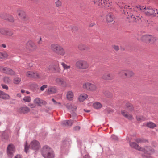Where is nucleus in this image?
<instances>
[{"instance_id":"de8ad7c7","label":"nucleus","mask_w":158,"mask_h":158,"mask_svg":"<svg viewBox=\"0 0 158 158\" xmlns=\"http://www.w3.org/2000/svg\"><path fill=\"white\" fill-rule=\"evenodd\" d=\"M48 85H44L40 87V89L41 91H43L45 89L47 88Z\"/></svg>"},{"instance_id":"a18cd8bd","label":"nucleus","mask_w":158,"mask_h":158,"mask_svg":"<svg viewBox=\"0 0 158 158\" xmlns=\"http://www.w3.org/2000/svg\"><path fill=\"white\" fill-rule=\"evenodd\" d=\"M111 139L114 141H117L118 139V137L114 135H112L111 136Z\"/></svg>"},{"instance_id":"b1692460","label":"nucleus","mask_w":158,"mask_h":158,"mask_svg":"<svg viewBox=\"0 0 158 158\" xmlns=\"http://www.w3.org/2000/svg\"><path fill=\"white\" fill-rule=\"evenodd\" d=\"M56 89L54 87H50L48 88L47 91V93L49 94H52L57 92Z\"/></svg>"},{"instance_id":"9b49d317","label":"nucleus","mask_w":158,"mask_h":158,"mask_svg":"<svg viewBox=\"0 0 158 158\" xmlns=\"http://www.w3.org/2000/svg\"><path fill=\"white\" fill-rule=\"evenodd\" d=\"M27 77L30 78H40L39 74L37 72H33L31 71H27L26 73Z\"/></svg>"},{"instance_id":"338daca9","label":"nucleus","mask_w":158,"mask_h":158,"mask_svg":"<svg viewBox=\"0 0 158 158\" xmlns=\"http://www.w3.org/2000/svg\"><path fill=\"white\" fill-rule=\"evenodd\" d=\"M21 92L22 93H23L25 92V91L23 90H21Z\"/></svg>"},{"instance_id":"f257e3e1","label":"nucleus","mask_w":158,"mask_h":158,"mask_svg":"<svg viewBox=\"0 0 158 158\" xmlns=\"http://www.w3.org/2000/svg\"><path fill=\"white\" fill-rule=\"evenodd\" d=\"M123 13L128 18H131L134 22L137 23L141 19V16L137 15V11L141 10L147 16H155L158 14L157 9H155L151 6H142L141 5L131 7L129 5H125Z\"/></svg>"},{"instance_id":"7c9ffc66","label":"nucleus","mask_w":158,"mask_h":158,"mask_svg":"<svg viewBox=\"0 0 158 158\" xmlns=\"http://www.w3.org/2000/svg\"><path fill=\"white\" fill-rule=\"evenodd\" d=\"M78 49L81 51L84 50L86 49V47L84 44L81 43L78 45Z\"/></svg>"},{"instance_id":"dca6fc26","label":"nucleus","mask_w":158,"mask_h":158,"mask_svg":"<svg viewBox=\"0 0 158 158\" xmlns=\"http://www.w3.org/2000/svg\"><path fill=\"white\" fill-rule=\"evenodd\" d=\"M122 72H124V75L125 77H130L133 76L134 75V73L133 71L129 70H123Z\"/></svg>"},{"instance_id":"2f4dec72","label":"nucleus","mask_w":158,"mask_h":158,"mask_svg":"<svg viewBox=\"0 0 158 158\" xmlns=\"http://www.w3.org/2000/svg\"><path fill=\"white\" fill-rule=\"evenodd\" d=\"M146 126L152 129L156 127V125L155 123L151 122L147 123Z\"/></svg>"},{"instance_id":"bb28decb","label":"nucleus","mask_w":158,"mask_h":158,"mask_svg":"<svg viewBox=\"0 0 158 158\" xmlns=\"http://www.w3.org/2000/svg\"><path fill=\"white\" fill-rule=\"evenodd\" d=\"M102 104L99 102H94L93 105V107L96 109H100L102 107Z\"/></svg>"},{"instance_id":"774afa93","label":"nucleus","mask_w":158,"mask_h":158,"mask_svg":"<svg viewBox=\"0 0 158 158\" xmlns=\"http://www.w3.org/2000/svg\"><path fill=\"white\" fill-rule=\"evenodd\" d=\"M17 96L19 97H20L21 96V95L20 94H18Z\"/></svg>"},{"instance_id":"f03ea898","label":"nucleus","mask_w":158,"mask_h":158,"mask_svg":"<svg viewBox=\"0 0 158 158\" xmlns=\"http://www.w3.org/2000/svg\"><path fill=\"white\" fill-rule=\"evenodd\" d=\"M130 146L137 150L141 151L144 152L143 156L144 158H152L151 155L154 152V149L150 146H145L142 148L139 146L135 142H131Z\"/></svg>"},{"instance_id":"e433bc0d","label":"nucleus","mask_w":158,"mask_h":158,"mask_svg":"<svg viewBox=\"0 0 158 158\" xmlns=\"http://www.w3.org/2000/svg\"><path fill=\"white\" fill-rule=\"evenodd\" d=\"M93 1L95 4L100 6L103 2L102 1L104 0H93Z\"/></svg>"},{"instance_id":"37998d69","label":"nucleus","mask_w":158,"mask_h":158,"mask_svg":"<svg viewBox=\"0 0 158 158\" xmlns=\"http://www.w3.org/2000/svg\"><path fill=\"white\" fill-rule=\"evenodd\" d=\"M62 4L61 1L59 0H57L55 2L56 6L57 7H60Z\"/></svg>"},{"instance_id":"f3484780","label":"nucleus","mask_w":158,"mask_h":158,"mask_svg":"<svg viewBox=\"0 0 158 158\" xmlns=\"http://www.w3.org/2000/svg\"><path fill=\"white\" fill-rule=\"evenodd\" d=\"M60 64L63 68L64 71H66L67 73L70 71L71 66L70 65H67L64 62H61Z\"/></svg>"},{"instance_id":"ddd939ff","label":"nucleus","mask_w":158,"mask_h":158,"mask_svg":"<svg viewBox=\"0 0 158 158\" xmlns=\"http://www.w3.org/2000/svg\"><path fill=\"white\" fill-rule=\"evenodd\" d=\"M30 111V109L27 106H22L18 109V112L21 114H26Z\"/></svg>"},{"instance_id":"423d86ee","label":"nucleus","mask_w":158,"mask_h":158,"mask_svg":"<svg viewBox=\"0 0 158 158\" xmlns=\"http://www.w3.org/2000/svg\"><path fill=\"white\" fill-rule=\"evenodd\" d=\"M47 68L49 71L53 73L59 74L62 73L58 63L50 65L48 66Z\"/></svg>"},{"instance_id":"4d7b16f0","label":"nucleus","mask_w":158,"mask_h":158,"mask_svg":"<svg viewBox=\"0 0 158 158\" xmlns=\"http://www.w3.org/2000/svg\"><path fill=\"white\" fill-rule=\"evenodd\" d=\"M28 106L31 108H35L36 107V105L33 104H30Z\"/></svg>"},{"instance_id":"a878e982","label":"nucleus","mask_w":158,"mask_h":158,"mask_svg":"<svg viewBox=\"0 0 158 158\" xmlns=\"http://www.w3.org/2000/svg\"><path fill=\"white\" fill-rule=\"evenodd\" d=\"M8 56V55L7 52H0V59L4 58H7Z\"/></svg>"},{"instance_id":"1a4fd4ad","label":"nucleus","mask_w":158,"mask_h":158,"mask_svg":"<svg viewBox=\"0 0 158 158\" xmlns=\"http://www.w3.org/2000/svg\"><path fill=\"white\" fill-rule=\"evenodd\" d=\"M27 48L30 51H33L37 48V46L32 41L29 40L27 41L26 44Z\"/></svg>"},{"instance_id":"c9c22d12","label":"nucleus","mask_w":158,"mask_h":158,"mask_svg":"<svg viewBox=\"0 0 158 158\" xmlns=\"http://www.w3.org/2000/svg\"><path fill=\"white\" fill-rule=\"evenodd\" d=\"M136 119L138 121H142L146 119V118L142 115L136 116Z\"/></svg>"},{"instance_id":"aec40b11","label":"nucleus","mask_w":158,"mask_h":158,"mask_svg":"<svg viewBox=\"0 0 158 158\" xmlns=\"http://www.w3.org/2000/svg\"><path fill=\"white\" fill-rule=\"evenodd\" d=\"M114 16L112 13H109L107 15L106 20L108 22H112L114 20Z\"/></svg>"},{"instance_id":"8fccbe9b","label":"nucleus","mask_w":158,"mask_h":158,"mask_svg":"<svg viewBox=\"0 0 158 158\" xmlns=\"http://www.w3.org/2000/svg\"><path fill=\"white\" fill-rule=\"evenodd\" d=\"M146 2V0H137V2L140 4H143L145 3Z\"/></svg>"},{"instance_id":"a211bd4d","label":"nucleus","mask_w":158,"mask_h":158,"mask_svg":"<svg viewBox=\"0 0 158 158\" xmlns=\"http://www.w3.org/2000/svg\"><path fill=\"white\" fill-rule=\"evenodd\" d=\"M33 102L39 106H41L44 104V101L39 98L35 99L33 100Z\"/></svg>"},{"instance_id":"20e7f679","label":"nucleus","mask_w":158,"mask_h":158,"mask_svg":"<svg viewBox=\"0 0 158 158\" xmlns=\"http://www.w3.org/2000/svg\"><path fill=\"white\" fill-rule=\"evenodd\" d=\"M50 49L56 54L64 56L65 54V52L63 48L58 44H52L50 47Z\"/></svg>"},{"instance_id":"58836bf2","label":"nucleus","mask_w":158,"mask_h":158,"mask_svg":"<svg viewBox=\"0 0 158 158\" xmlns=\"http://www.w3.org/2000/svg\"><path fill=\"white\" fill-rule=\"evenodd\" d=\"M21 81V79L19 77H15L13 80V83L15 84H19Z\"/></svg>"},{"instance_id":"4be33fe9","label":"nucleus","mask_w":158,"mask_h":158,"mask_svg":"<svg viewBox=\"0 0 158 158\" xmlns=\"http://www.w3.org/2000/svg\"><path fill=\"white\" fill-rule=\"evenodd\" d=\"M88 97V95L86 94L83 93L80 94L78 98V100L81 102H83Z\"/></svg>"},{"instance_id":"2eb2a0df","label":"nucleus","mask_w":158,"mask_h":158,"mask_svg":"<svg viewBox=\"0 0 158 158\" xmlns=\"http://www.w3.org/2000/svg\"><path fill=\"white\" fill-rule=\"evenodd\" d=\"M74 97V94L71 90L68 91L66 94V97L67 99L69 101H71L72 100Z\"/></svg>"},{"instance_id":"c03bdc74","label":"nucleus","mask_w":158,"mask_h":158,"mask_svg":"<svg viewBox=\"0 0 158 158\" xmlns=\"http://www.w3.org/2000/svg\"><path fill=\"white\" fill-rule=\"evenodd\" d=\"M151 37L152 38H151V39H150L149 43H154L156 41V39L155 37L151 35Z\"/></svg>"},{"instance_id":"f704fd0d","label":"nucleus","mask_w":158,"mask_h":158,"mask_svg":"<svg viewBox=\"0 0 158 158\" xmlns=\"http://www.w3.org/2000/svg\"><path fill=\"white\" fill-rule=\"evenodd\" d=\"M7 29L4 28H0V33L2 35L6 36Z\"/></svg>"},{"instance_id":"412c9836","label":"nucleus","mask_w":158,"mask_h":158,"mask_svg":"<svg viewBox=\"0 0 158 158\" xmlns=\"http://www.w3.org/2000/svg\"><path fill=\"white\" fill-rule=\"evenodd\" d=\"M0 98L3 99H9L10 98V96L7 94L0 90Z\"/></svg>"},{"instance_id":"5fc2aeb1","label":"nucleus","mask_w":158,"mask_h":158,"mask_svg":"<svg viewBox=\"0 0 158 158\" xmlns=\"http://www.w3.org/2000/svg\"><path fill=\"white\" fill-rule=\"evenodd\" d=\"M37 43L39 45L42 44H43V41L42 39L40 37L39 40L37 42Z\"/></svg>"},{"instance_id":"72a5a7b5","label":"nucleus","mask_w":158,"mask_h":158,"mask_svg":"<svg viewBox=\"0 0 158 158\" xmlns=\"http://www.w3.org/2000/svg\"><path fill=\"white\" fill-rule=\"evenodd\" d=\"M3 80L4 82L6 84H10L11 82V80L10 78L8 77H3Z\"/></svg>"},{"instance_id":"ea45409f","label":"nucleus","mask_w":158,"mask_h":158,"mask_svg":"<svg viewBox=\"0 0 158 158\" xmlns=\"http://www.w3.org/2000/svg\"><path fill=\"white\" fill-rule=\"evenodd\" d=\"M22 100L24 102H29L31 101V98L29 96H25L23 98Z\"/></svg>"},{"instance_id":"393cba45","label":"nucleus","mask_w":158,"mask_h":158,"mask_svg":"<svg viewBox=\"0 0 158 158\" xmlns=\"http://www.w3.org/2000/svg\"><path fill=\"white\" fill-rule=\"evenodd\" d=\"M73 123V121L72 120H67L62 121V124L63 126H71Z\"/></svg>"},{"instance_id":"39448f33","label":"nucleus","mask_w":158,"mask_h":158,"mask_svg":"<svg viewBox=\"0 0 158 158\" xmlns=\"http://www.w3.org/2000/svg\"><path fill=\"white\" fill-rule=\"evenodd\" d=\"M75 66L79 69H86L89 68V64L87 61L81 60L76 61Z\"/></svg>"},{"instance_id":"4c0bfd02","label":"nucleus","mask_w":158,"mask_h":158,"mask_svg":"<svg viewBox=\"0 0 158 158\" xmlns=\"http://www.w3.org/2000/svg\"><path fill=\"white\" fill-rule=\"evenodd\" d=\"M136 141L138 143H146V142H148V140L146 139H137L136 140Z\"/></svg>"},{"instance_id":"5701e85b","label":"nucleus","mask_w":158,"mask_h":158,"mask_svg":"<svg viewBox=\"0 0 158 158\" xmlns=\"http://www.w3.org/2000/svg\"><path fill=\"white\" fill-rule=\"evenodd\" d=\"M90 84H91V83L89 82H85L83 83L82 84V88L85 90L90 91L91 87Z\"/></svg>"},{"instance_id":"680f3d73","label":"nucleus","mask_w":158,"mask_h":158,"mask_svg":"<svg viewBox=\"0 0 158 158\" xmlns=\"http://www.w3.org/2000/svg\"><path fill=\"white\" fill-rule=\"evenodd\" d=\"M52 101H53L54 104H56L57 103V102H56V101L55 100V99L53 98L52 99Z\"/></svg>"},{"instance_id":"c85d7f7f","label":"nucleus","mask_w":158,"mask_h":158,"mask_svg":"<svg viewBox=\"0 0 158 158\" xmlns=\"http://www.w3.org/2000/svg\"><path fill=\"white\" fill-rule=\"evenodd\" d=\"M67 107L68 109L73 111H75L77 109V107L71 104L68 105Z\"/></svg>"},{"instance_id":"09e8293b","label":"nucleus","mask_w":158,"mask_h":158,"mask_svg":"<svg viewBox=\"0 0 158 158\" xmlns=\"http://www.w3.org/2000/svg\"><path fill=\"white\" fill-rule=\"evenodd\" d=\"M25 147V152L27 153L29 148V147L28 145H27V143L26 142L24 146Z\"/></svg>"},{"instance_id":"473e14b6","label":"nucleus","mask_w":158,"mask_h":158,"mask_svg":"<svg viewBox=\"0 0 158 158\" xmlns=\"http://www.w3.org/2000/svg\"><path fill=\"white\" fill-rule=\"evenodd\" d=\"M90 85H91L90 91L94 92L97 90V87L96 85L91 83V84H90Z\"/></svg>"},{"instance_id":"052dcab7","label":"nucleus","mask_w":158,"mask_h":158,"mask_svg":"<svg viewBox=\"0 0 158 158\" xmlns=\"http://www.w3.org/2000/svg\"><path fill=\"white\" fill-rule=\"evenodd\" d=\"M1 46L3 48H5L6 47V45L5 44H1Z\"/></svg>"},{"instance_id":"864d4df0","label":"nucleus","mask_w":158,"mask_h":158,"mask_svg":"<svg viewBox=\"0 0 158 158\" xmlns=\"http://www.w3.org/2000/svg\"><path fill=\"white\" fill-rule=\"evenodd\" d=\"M112 47L114 50L117 51L119 50V49L118 46L117 45H113Z\"/></svg>"},{"instance_id":"bf43d9fd","label":"nucleus","mask_w":158,"mask_h":158,"mask_svg":"<svg viewBox=\"0 0 158 158\" xmlns=\"http://www.w3.org/2000/svg\"><path fill=\"white\" fill-rule=\"evenodd\" d=\"M14 158H21L20 155H17L15 156Z\"/></svg>"},{"instance_id":"603ef678","label":"nucleus","mask_w":158,"mask_h":158,"mask_svg":"<svg viewBox=\"0 0 158 158\" xmlns=\"http://www.w3.org/2000/svg\"><path fill=\"white\" fill-rule=\"evenodd\" d=\"M126 118L130 120L132 119L133 118L132 116L129 114H127L126 116L125 117Z\"/></svg>"},{"instance_id":"0eeeda50","label":"nucleus","mask_w":158,"mask_h":158,"mask_svg":"<svg viewBox=\"0 0 158 158\" xmlns=\"http://www.w3.org/2000/svg\"><path fill=\"white\" fill-rule=\"evenodd\" d=\"M0 71L10 75H14L15 74V72L13 70L7 67L0 66Z\"/></svg>"},{"instance_id":"7ed1b4c3","label":"nucleus","mask_w":158,"mask_h":158,"mask_svg":"<svg viewBox=\"0 0 158 158\" xmlns=\"http://www.w3.org/2000/svg\"><path fill=\"white\" fill-rule=\"evenodd\" d=\"M41 153L44 158H54L55 156L54 151L52 148L48 145H45L41 149Z\"/></svg>"},{"instance_id":"c756f323","label":"nucleus","mask_w":158,"mask_h":158,"mask_svg":"<svg viewBox=\"0 0 158 158\" xmlns=\"http://www.w3.org/2000/svg\"><path fill=\"white\" fill-rule=\"evenodd\" d=\"M151 38H152L151 35H146L143 36L142 39L143 40L145 41L146 42L149 43V39Z\"/></svg>"},{"instance_id":"9d476101","label":"nucleus","mask_w":158,"mask_h":158,"mask_svg":"<svg viewBox=\"0 0 158 158\" xmlns=\"http://www.w3.org/2000/svg\"><path fill=\"white\" fill-rule=\"evenodd\" d=\"M30 147L34 150H38L40 147L39 142L36 140H33L30 143Z\"/></svg>"},{"instance_id":"f8f14e48","label":"nucleus","mask_w":158,"mask_h":158,"mask_svg":"<svg viewBox=\"0 0 158 158\" xmlns=\"http://www.w3.org/2000/svg\"><path fill=\"white\" fill-rule=\"evenodd\" d=\"M15 150V147L12 144L9 145L7 149V153L8 155L11 157L13 156V154Z\"/></svg>"},{"instance_id":"4468645a","label":"nucleus","mask_w":158,"mask_h":158,"mask_svg":"<svg viewBox=\"0 0 158 158\" xmlns=\"http://www.w3.org/2000/svg\"><path fill=\"white\" fill-rule=\"evenodd\" d=\"M19 17L23 20H25L27 19V16L25 12L21 10H18L17 11Z\"/></svg>"},{"instance_id":"0e129e2a","label":"nucleus","mask_w":158,"mask_h":158,"mask_svg":"<svg viewBox=\"0 0 158 158\" xmlns=\"http://www.w3.org/2000/svg\"><path fill=\"white\" fill-rule=\"evenodd\" d=\"M75 130H79L80 129V127H76L75 128Z\"/></svg>"},{"instance_id":"6ab92c4d","label":"nucleus","mask_w":158,"mask_h":158,"mask_svg":"<svg viewBox=\"0 0 158 158\" xmlns=\"http://www.w3.org/2000/svg\"><path fill=\"white\" fill-rule=\"evenodd\" d=\"M102 78L103 79L106 80H111L113 78L112 75L108 73H106L103 74Z\"/></svg>"},{"instance_id":"69168bd1","label":"nucleus","mask_w":158,"mask_h":158,"mask_svg":"<svg viewBox=\"0 0 158 158\" xmlns=\"http://www.w3.org/2000/svg\"><path fill=\"white\" fill-rule=\"evenodd\" d=\"M95 24L94 23H92L90 25V27H92L94 26Z\"/></svg>"},{"instance_id":"6e6d98bb","label":"nucleus","mask_w":158,"mask_h":158,"mask_svg":"<svg viewBox=\"0 0 158 158\" xmlns=\"http://www.w3.org/2000/svg\"><path fill=\"white\" fill-rule=\"evenodd\" d=\"M121 114L124 117H126L127 114V113L124 110H122L121 111Z\"/></svg>"},{"instance_id":"e2e57ef3","label":"nucleus","mask_w":158,"mask_h":158,"mask_svg":"<svg viewBox=\"0 0 158 158\" xmlns=\"http://www.w3.org/2000/svg\"><path fill=\"white\" fill-rule=\"evenodd\" d=\"M56 105H58V106H60L61 105V103L60 102H57Z\"/></svg>"},{"instance_id":"a19ab883","label":"nucleus","mask_w":158,"mask_h":158,"mask_svg":"<svg viewBox=\"0 0 158 158\" xmlns=\"http://www.w3.org/2000/svg\"><path fill=\"white\" fill-rule=\"evenodd\" d=\"M14 34V33L13 31L7 30L6 36L11 37L13 36Z\"/></svg>"},{"instance_id":"49530a36","label":"nucleus","mask_w":158,"mask_h":158,"mask_svg":"<svg viewBox=\"0 0 158 158\" xmlns=\"http://www.w3.org/2000/svg\"><path fill=\"white\" fill-rule=\"evenodd\" d=\"M8 20L11 22H14V19L13 17L11 16H9L8 18Z\"/></svg>"},{"instance_id":"79ce46f5","label":"nucleus","mask_w":158,"mask_h":158,"mask_svg":"<svg viewBox=\"0 0 158 158\" xmlns=\"http://www.w3.org/2000/svg\"><path fill=\"white\" fill-rule=\"evenodd\" d=\"M126 107L128 109L129 108H131V111H132L133 110V107L132 105L129 103H127L126 104Z\"/></svg>"},{"instance_id":"13d9d810","label":"nucleus","mask_w":158,"mask_h":158,"mask_svg":"<svg viewBox=\"0 0 158 158\" xmlns=\"http://www.w3.org/2000/svg\"><path fill=\"white\" fill-rule=\"evenodd\" d=\"M84 158H91V157L88 155H86L84 156Z\"/></svg>"},{"instance_id":"3c124183","label":"nucleus","mask_w":158,"mask_h":158,"mask_svg":"<svg viewBox=\"0 0 158 158\" xmlns=\"http://www.w3.org/2000/svg\"><path fill=\"white\" fill-rule=\"evenodd\" d=\"M1 86L3 89H5L6 90H8L9 89V88L7 85L4 84H2Z\"/></svg>"},{"instance_id":"6e6552de","label":"nucleus","mask_w":158,"mask_h":158,"mask_svg":"<svg viewBox=\"0 0 158 158\" xmlns=\"http://www.w3.org/2000/svg\"><path fill=\"white\" fill-rule=\"evenodd\" d=\"M102 2H103L102 3V5H101L100 7L102 8L104 7L106 9H110L111 10H113L114 8L111 2L107 0H104Z\"/></svg>"},{"instance_id":"cd10ccee","label":"nucleus","mask_w":158,"mask_h":158,"mask_svg":"<svg viewBox=\"0 0 158 158\" xmlns=\"http://www.w3.org/2000/svg\"><path fill=\"white\" fill-rule=\"evenodd\" d=\"M56 82L60 85H63L65 83L64 81L62 78H57L55 80Z\"/></svg>"}]
</instances>
